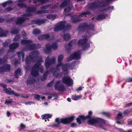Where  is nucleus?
Listing matches in <instances>:
<instances>
[{"instance_id": "obj_44", "label": "nucleus", "mask_w": 132, "mask_h": 132, "mask_svg": "<svg viewBox=\"0 0 132 132\" xmlns=\"http://www.w3.org/2000/svg\"><path fill=\"white\" fill-rule=\"evenodd\" d=\"M13 101L12 100L10 99L9 100H6L5 101V104L6 105H8L13 103Z\"/></svg>"}, {"instance_id": "obj_10", "label": "nucleus", "mask_w": 132, "mask_h": 132, "mask_svg": "<svg viewBox=\"0 0 132 132\" xmlns=\"http://www.w3.org/2000/svg\"><path fill=\"white\" fill-rule=\"evenodd\" d=\"M87 39L85 38L79 40L78 42L79 45L82 46L83 50H85L87 48L90 47L89 44L87 43Z\"/></svg>"}, {"instance_id": "obj_21", "label": "nucleus", "mask_w": 132, "mask_h": 132, "mask_svg": "<svg viewBox=\"0 0 132 132\" xmlns=\"http://www.w3.org/2000/svg\"><path fill=\"white\" fill-rule=\"evenodd\" d=\"M108 16V14L102 13L98 15L95 19L98 20H103L105 19Z\"/></svg>"}, {"instance_id": "obj_14", "label": "nucleus", "mask_w": 132, "mask_h": 132, "mask_svg": "<svg viewBox=\"0 0 132 132\" xmlns=\"http://www.w3.org/2000/svg\"><path fill=\"white\" fill-rule=\"evenodd\" d=\"M11 69V66L9 64H6L0 67V73L9 71Z\"/></svg>"}, {"instance_id": "obj_27", "label": "nucleus", "mask_w": 132, "mask_h": 132, "mask_svg": "<svg viewBox=\"0 0 132 132\" xmlns=\"http://www.w3.org/2000/svg\"><path fill=\"white\" fill-rule=\"evenodd\" d=\"M61 36L64 38V39L65 41L69 40L71 38V36L68 34H64L63 35H61Z\"/></svg>"}, {"instance_id": "obj_7", "label": "nucleus", "mask_w": 132, "mask_h": 132, "mask_svg": "<svg viewBox=\"0 0 132 132\" xmlns=\"http://www.w3.org/2000/svg\"><path fill=\"white\" fill-rule=\"evenodd\" d=\"M62 80L63 83L66 84L68 86H71L73 85V81L69 76L63 77L62 78Z\"/></svg>"}, {"instance_id": "obj_32", "label": "nucleus", "mask_w": 132, "mask_h": 132, "mask_svg": "<svg viewBox=\"0 0 132 132\" xmlns=\"http://www.w3.org/2000/svg\"><path fill=\"white\" fill-rule=\"evenodd\" d=\"M116 0H106L105 1H102L101 2L103 3L104 4V8L105 7H106L107 5H108L110 3V2H113Z\"/></svg>"}, {"instance_id": "obj_15", "label": "nucleus", "mask_w": 132, "mask_h": 132, "mask_svg": "<svg viewBox=\"0 0 132 132\" xmlns=\"http://www.w3.org/2000/svg\"><path fill=\"white\" fill-rule=\"evenodd\" d=\"M71 64L69 63H66L62 65V71L64 72H67L66 74L68 73V70L71 66V64Z\"/></svg>"}, {"instance_id": "obj_38", "label": "nucleus", "mask_w": 132, "mask_h": 132, "mask_svg": "<svg viewBox=\"0 0 132 132\" xmlns=\"http://www.w3.org/2000/svg\"><path fill=\"white\" fill-rule=\"evenodd\" d=\"M40 33V30L38 29H34L33 31V34L35 35H37Z\"/></svg>"}, {"instance_id": "obj_6", "label": "nucleus", "mask_w": 132, "mask_h": 132, "mask_svg": "<svg viewBox=\"0 0 132 132\" xmlns=\"http://www.w3.org/2000/svg\"><path fill=\"white\" fill-rule=\"evenodd\" d=\"M50 71L52 72L53 75L55 76V77L56 78H58V64H56V68H51L49 71L46 70L43 75L47 78Z\"/></svg>"}, {"instance_id": "obj_1", "label": "nucleus", "mask_w": 132, "mask_h": 132, "mask_svg": "<svg viewBox=\"0 0 132 132\" xmlns=\"http://www.w3.org/2000/svg\"><path fill=\"white\" fill-rule=\"evenodd\" d=\"M93 113L92 111H89L87 115L85 116L83 115H80L76 118V122L79 125L81 124L82 122H84L86 119H89L87 122L89 125H93L95 124L99 123L101 124H105V120L100 118H92Z\"/></svg>"}, {"instance_id": "obj_2", "label": "nucleus", "mask_w": 132, "mask_h": 132, "mask_svg": "<svg viewBox=\"0 0 132 132\" xmlns=\"http://www.w3.org/2000/svg\"><path fill=\"white\" fill-rule=\"evenodd\" d=\"M94 25L92 23L88 24L87 22H84L79 24L77 29L78 31L82 32L92 30H94Z\"/></svg>"}, {"instance_id": "obj_34", "label": "nucleus", "mask_w": 132, "mask_h": 132, "mask_svg": "<svg viewBox=\"0 0 132 132\" xmlns=\"http://www.w3.org/2000/svg\"><path fill=\"white\" fill-rule=\"evenodd\" d=\"M36 10L34 7H29L26 9V12H31L35 11Z\"/></svg>"}, {"instance_id": "obj_33", "label": "nucleus", "mask_w": 132, "mask_h": 132, "mask_svg": "<svg viewBox=\"0 0 132 132\" xmlns=\"http://www.w3.org/2000/svg\"><path fill=\"white\" fill-rule=\"evenodd\" d=\"M8 56L7 55L4 56L2 58H0V65L6 62Z\"/></svg>"}, {"instance_id": "obj_49", "label": "nucleus", "mask_w": 132, "mask_h": 132, "mask_svg": "<svg viewBox=\"0 0 132 132\" xmlns=\"http://www.w3.org/2000/svg\"><path fill=\"white\" fill-rule=\"evenodd\" d=\"M23 32H22V35L23 38L24 39H27V34L24 31H23Z\"/></svg>"}, {"instance_id": "obj_11", "label": "nucleus", "mask_w": 132, "mask_h": 132, "mask_svg": "<svg viewBox=\"0 0 132 132\" xmlns=\"http://www.w3.org/2000/svg\"><path fill=\"white\" fill-rule=\"evenodd\" d=\"M0 85L2 87L5 88L4 90L6 94L10 95H13L16 97H18L20 96V94L15 93L13 90L11 91L9 90L8 89L6 88L7 86L6 85L2 83L0 84Z\"/></svg>"}, {"instance_id": "obj_48", "label": "nucleus", "mask_w": 132, "mask_h": 132, "mask_svg": "<svg viewBox=\"0 0 132 132\" xmlns=\"http://www.w3.org/2000/svg\"><path fill=\"white\" fill-rule=\"evenodd\" d=\"M13 10V9L11 7H8L6 8L4 10V12H9Z\"/></svg>"}, {"instance_id": "obj_19", "label": "nucleus", "mask_w": 132, "mask_h": 132, "mask_svg": "<svg viewBox=\"0 0 132 132\" xmlns=\"http://www.w3.org/2000/svg\"><path fill=\"white\" fill-rule=\"evenodd\" d=\"M36 82V80L34 77L29 76L26 82V84L27 85H33L35 84Z\"/></svg>"}, {"instance_id": "obj_18", "label": "nucleus", "mask_w": 132, "mask_h": 132, "mask_svg": "<svg viewBox=\"0 0 132 132\" xmlns=\"http://www.w3.org/2000/svg\"><path fill=\"white\" fill-rule=\"evenodd\" d=\"M19 45V44L18 43H14L11 44L9 46L10 50H9L7 52V53H9L11 52L12 50H14L17 48Z\"/></svg>"}, {"instance_id": "obj_35", "label": "nucleus", "mask_w": 132, "mask_h": 132, "mask_svg": "<svg viewBox=\"0 0 132 132\" xmlns=\"http://www.w3.org/2000/svg\"><path fill=\"white\" fill-rule=\"evenodd\" d=\"M76 40L74 39L70 41L68 43V46L71 47L73 46L76 43Z\"/></svg>"}, {"instance_id": "obj_20", "label": "nucleus", "mask_w": 132, "mask_h": 132, "mask_svg": "<svg viewBox=\"0 0 132 132\" xmlns=\"http://www.w3.org/2000/svg\"><path fill=\"white\" fill-rule=\"evenodd\" d=\"M50 37L48 34H43L42 35L38 37V39L40 40L47 39H49Z\"/></svg>"}, {"instance_id": "obj_63", "label": "nucleus", "mask_w": 132, "mask_h": 132, "mask_svg": "<svg viewBox=\"0 0 132 132\" xmlns=\"http://www.w3.org/2000/svg\"><path fill=\"white\" fill-rule=\"evenodd\" d=\"M46 77L44 76H43L40 77V79L42 81H44L46 80Z\"/></svg>"}, {"instance_id": "obj_41", "label": "nucleus", "mask_w": 132, "mask_h": 132, "mask_svg": "<svg viewBox=\"0 0 132 132\" xmlns=\"http://www.w3.org/2000/svg\"><path fill=\"white\" fill-rule=\"evenodd\" d=\"M81 97V95H76L73 97L72 99L74 100H77L79 99H80Z\"/></svg>"}, {"instance_id": "obj_25", "label": "nucleus", "mask_w": 132, "mask_h": 132, "mask_svg": "<svg viewBox=\"0 0 132 132\" xmlns=\"http://www.w3.org/2000/svg\"><path fill=\"white\" fill-rule=\"evenodd\" d=\"M52 48L50 43H48L46 44V49L44 50L45 52L46 53H49L51 52Z\"/></svg>"}, {"instance_id": "obj_43", "label": "nucleus", "mask_w": 132, "mask_h": 132, "mask_svg": "<svg viewBox=\"0 0 132 132\" xmlns=\"http://www.w3.org/2000/svg\"><path fill=\"white\" fill-rule=\"evenodd\" d=\"M17 5L19 7L23 8L27 7V5L23 3H19L17 4Z\"/></svg>"}, {"instance_id": "obj_31", "label": "nucleus", "mask_w": 132, "mask_h": 132, "mask_svg": "<svg viewBox=\"0 0 132 132\" xmlns=\"http://www.w3.org/2000/svg\"><path fill=\"white\" fill-rule=\"evenodd\" d=\"M35 45V44H29L28 45H27V46L29 50H32L36 49Z\"/></svg>"}, {"instance_id": "obj_54", "label": "nucleus", "mask_w": 132, "mask_h": 132, "mask_svg": "<svg viewBox=\"0 0 132 132\" xmlns=\"http://www.w3.org/2000/svg\"><path fill=\"white\" fill-rule=\"evenodd\" d=\"M102 114L105 115L108 117H110V114L109 113L104 112H102Z\"/></svg>"}, {"instance_id": "obj_29", "label": "nucleus", "mask_w": 132, "mask_h": 132, "mask_svg": "<svg viewBox=\"0 0 132 132\" xmlns=\"http://www.w3.org/2000/svg\"><path fill=\"white\" fill-rule=\"evenodd\" d=\"M32 41L30 40H26L22 39L21 41V44L23 45L29 44L32 43Z\"/></svg>"}, {"instance_id": "obj_42", "label": "nucleus", "mask_w": 132, "mask_h": 132, "mask_svg": "<svg viewBox=\"0 0 132 132\" xmlns=\"http://www.w3.org/2000/svg\"><path fill=\"white\" fill-rule=\"evenodd\" d=\"M52 49L54 50H55L57 48V46L56 42H54V43L51 45Z\"/></svg>"}, {"instance_id": "obj_56", "label": "nucleus", "mask_w": 132, "mask_h": 132, "mask_svg": "<svg viewBox=\"0 0 132 132\" xmlns=\"http://www.w3.org/2000/svg\"><path fill=\"white\" fill-rule=\"evenodd\" d=\"M122 115L121 113H118L117 114V118L119 120L121 119L122 118Z\"/></svg>"}, {"instance_id": "obj_8", "label": "nucleus", "mask_w": 132, "mask_h": 132, "mask_svg": "<svg viewBox=\"0 0 132 132\" xmlns=\"http://www.w3.org/2000/svg\"><path fill=\"white\" fill-rule=\"evenodd\" d=\"M56 61V59L55 57H53L51 59L49 58L48 56L46 58L45 61V66L46 69L49 68L50 66L55 63Z\"/></svg>"}, {"instance_id": "obj_55", "label": "nucleus", "mask_w": 132, "mask_h": 132, "mask_svg": "<svg viewBox=\"0 0 132 132\" xmlns=\"http://www.w3.org/2000/svg\"><path fill=\"white\" fill-rule=\"evenodd\" d=\"M119 130L121 131V132H132V130L131 129L128 130L127 131H125L123 129L121 128H119Z\"/></svg>"}, {"instance_id": "obj_36", "label": "nucleus", "mask_w": 132, "mask_h": 132, "mask_svg": "<svg viewBox=\"0 0 132 132\" xmlns=\"http://www.w3.org/2000/svg\"><path fill=\"white\" fill-rule=\"evenodd\" d=\"M38 65V70L39 72V71L41 73H43V72L44 68L42 66L40 65V64L39 63H37Z\"/></svg>"}, {"instance_id": "obj_12", "label": "nucleus", "mask_w": 132, "mask_h": 132, "mask_svg": "<svg viewBox=\"0 0 132 132\" xmlns=\"http://www.w3.org/2000/svg\"><path fill=\"white\" fill-rule=\"evenodd\" d=\"M37 64L38 63H35L33 66L31 73V75L34 77H37L39 75V72L38 70V65Z\"/></svg>"}, {"instance_id": "obj_26", "label": "nucleus", "mask_w": 132, "mask_h": 132, "mask_svg": "<svg viewBox=\"0 0 132 132\" xmlns=\"http://www.w3.org/2000/svg\"><path fill=\"white\" fill-rule=\"evenodd\" d=\"M8 31L6 30L4 31L1 28H0V37H6L8 34Z\"/></svg>"}, {"instance_id": "obj_64", "label": "nucleus", "mask_w": 132, "mask_h": 132, "mask_svg": "<svg viewBox=\"0 0 132 132\" xmlns=\"http://www.w3.org/2000/svg\"><path fill=\"white\" fill-rule=\"evenodd\" d=\"M14 60V65H17V64L18 63L19 61L18 59H15Z\"/></svg>"}, {"instance_id": "obj_60", "label": "nucleus", "mask_w": 132, "mask_h": 132, "mask_svg": "<svg viewBox=\"0 0 132 132\" xmlns=\"http://www.w3.org/2000/svg\"><path fill=\"white\" fill-rule=\"evenodd\" d=\"M4 52V49L3 48L0 49V56L2 55Z\"/></svg>"}, {"instance_id": "obj_61", "label": "nucleus", "mask_w": 132, "mask_h": 132, "mask_svg": "<svg viewBox=\"0 0 132 132\" xmlns=\"http://www.w3.org/2000/svg\"><path fill=\"white\" fill-rule=\"evenodd\" d=\"M12 81L13 80H12L11 79H6L5 80V82H6L7 83H11Z\"/></svg>"}, {"instance_id": "obj_23", "label": "nucleus", "mask_w": 132, "mask_h": 132, "mask_svg": "<svg viewBox=\"0 0 132 132\" xmlns=\"http://www.w3.org/2000/svg\"><path fill=\"white\" fill-rule=\"evenodd\" d=\"M81 20L78 15H73L71 17V21L72 22L76 23L79 21Z\"/></svg>"}, {"instance_id": "obj_5", "label": "nucleus", "mask_w": 132, "mask_h": 132, "mask_svg": "<svg viewBox=\"0 0 132 132\" xmlns=\"http://www.w3.org/2000/svg\"><path fill=\"white\" fill-rule=\"evenodd\" d=\"M64 24V21H61L58 22V31L62 30L63 32H65L71 29V25L68 24L65 26Z\"/></svg>"}, {"instance_id": "obj_37", "label": "nucleus", "mask_w": 132, "mask_h": 132, "mask_svg": "<svg viewBox=\"0 0 132 132\" xmlns=\"http://www.w3.org/2000/svg\"><path fill=\"white\" fill-rule=\"evenodd\" d=\"M65 87L64 85H61L60 86L58 85V91L63 92L65 90Z\"/></svg>"}, {"instance_id": "obj_16", "label": "nucleus", "mask_w": 132, "mask_h": 132, "mask_svg": "<svg viewBox=\"0 0 132 132\" xmlns=\"http://www.w3.org/2000/svg\"><path fill=\"white\" fill-rule=\"evenodd\" d=\"M81 52L78 50L77 52H75L71 54V56L73 59L79 60L81 58Z\"/></svg>"}, {"instance_id": "obj_40", "label": "nucleus", "mask_w": 132, "mask_h": 132, "mask_svg": "<svg viewBox=\"0 0 132 132\" xmlns=\"http://www.w3.org/2000/svg\"><path fill=\"white\" fill-rule=\"evenodd\" d=\"M90 13V12L89 11L85 12H82L81 13H80L79 15H78L79 16V18L80 16L83 17L85 15H87L89 14Z\"/></svg>"}, {"instance_id": "obj_47", "label": "nucleus", "mask_w": 132, "mask_h": 132, "mask_svg": "<svg viewBox=\"0 0 132 132\" xmlns=\"http://www.w3.org/2000/svg\"><path fill=\"white\" fill-rule=\"evenodd\" d=\"M15 73L19 74L20 76H21L22 75V73L21 72V70L20 69L16 70L15 71Z\"/></svg>"}, {"instance_id": "obj_50", "label": "nucleus", "mask_w": 132, "mask_h": 132, "mask_svg": "<svg viewBox=\"0 0 132 132\" xmlns=\"http://www.w3.org/2000/svg\"><path fill=\"white\" fill-rule=\"evenodd\" d=\"M49 11L47 10L40 11H38V13L39 14L47 13Z\"/></svg>"}, {"instance_id": "obj_62", "label": "nucleus", "mask_w": 132, "mask_h": 132, "mask_svg": "<svg viewBox=\"0 0 132 132\" xmlns=\"http://www.w3.org/2000/svg\"><path fill=\"white\" fill-rule=\"evenodd\" d=\"M108 8V11H111L113 10L114 9V7L113 6H109L107 7Z\"/></svg>"}, {"instance_id": "obj_59", "label": "nucleus", "mask_w": 132, "mask_h": 132, "mask_svg": "<svg viewBox=\"0 0 132 132\" xmlns=\"http://www.w3.org/2000/svg\"><path fill=\"white\" fill-rule=\"evenodd\" d=\"M36 49L40 48L41 46V45L39 44H35Z\"/></svg>"}, {"instance_id": "obj_53", "label": "nucleus", "mask_w": 132, "mask_h": 132, "mask_svg": "<svg viewBox=\"0 0 132 132\" xmlns=\"http://www.w3.org/2000/svg\"><path fill=\"white\" fill-rule=\"evenodd\" d=\"M34 98L35 99L39 100L40 98V95L37 94H35Z\"/></svg>"}, {"instance_id": "obj_52", "label": "nucleus", "mask_w": 132, "mask_h": 132, "mask_svg": "<svg viewBox=\"0 0 132 132\" xmlns=\"http://www.w3.org/2000/svg\"><path fill=\"white\" fill-rule=\"evenodd\" d=\"M54 83V80H52V81L49 83L47 85V86L48 87H51L52 86Z\"/></svg>"}, {"instance_id": "obj_13", "label": "nucleus", "mask_w": 132, "mask_h": 132, "mask_svg": "<svg viewBox=\"0 0 132 132\" xmlns=\"http://www.w3.org/2000/svg\"><path fill=\"white\" fill-rule=\"evenodd\" d=\"M47 20L46 19H37L32 20L31 23L33 24H35L39 26H40L42 24L45 23Z\"/></svg>"}, {"instance_id": "obj_22", "label": "nucleus", "mask_w": 132, "mask_h": 132, "mask_svg": "<svg viewBox=\"0 0 132 132\" xmlns=\"http://www.w3.org/2000/svg\"><path fill=\"white\" fill-rule=\"evenodd\" d=\"M28 19L25 17H20L18 18L16 22V23L17 24H21L26 20H28Z\"/></svg>"}, {"instance_id": "obj_46", "label": "nucleus", "mask_w": 132, "mask_h": 132, "mask_svg": "<svg viewBox=\"0 0 132 132\" xmlns=\"http://www.w3.org/2000/svg\"><path fill=\"white\" fill-rule=\"evenodd\" d=\"M31 59L30 57H28V56H27L26 57V60H25V62L26 64H29L30 62V60Z\"/></svg>"}, {"instance_id": "obj_39", "label": "nucleus", "mask_w": 132, "mask_h": 132, "mask_svg": "<svg viewBox=\"0 0 132 132\" xmlns=\"http://www.w3.org/2000/svg\"><path fill=\"white\" fill-rule=\"evenodd\" d=\"M21 38V35H16L13 39V41L16 42L19 40Z\"/></svg>"}, {"instance_id": "obj_9", "label": "nucleus", "mask_w": 132, "mask_h": 132, "mask_svg": "<svg viewBox=\"0 0 132 132\" xmlns=\"http://www.w3.org/2000/svg\"><path fill=\"white\" fill-rule=\"evenodd\" d=\"M75 118L74 116H71L69 117L62 118L60 120V122L58 120V125L60 122L65 124H69L74 120Z\"/></svg>"}, {"instance_id": "obj_58", "label": "nucleus", "mask_w": 132, "mask_h": 132, "mask_svg": "<svg viewBox=\"0 0 132 132\" xmlns=\"http://www.w3.org/2000/svg\"><path fill=\"white\" fill-rule=\"evenodd\" d=\"M71 54L67 58V61L68 62L69 61L72 60L73 59L72 57V56H71Z\"/></svg>"}, {"instance_id": "obj_3", "label": "nucleus", "mask_w": 132, "mask_h": 132, "mask_svg": "<svg viewBox=\"0 0 132 132\" xmlns=\"http://www.w3.org/2000/svg\"><path fill=\"white\" fill-rule=\"evenodd\" d=\"M101 1H97L90 3L88 6V8L92 10L104 8V4Z\"/></svg>"}, {"instance_id": "obj_24", "label": "nucleus", "mask_w": 132, "mask_h": 132, "mask_svg": "<svg viewBox=\"0 0 132 132\" xmlns=\"http://www.w3.org/2000/svg\"><path fill=\"white\" fill-rule=\"evenodd\" d=\"M52 116V114H46L42 115L41 116V118L42 119L45 120V121H46V119H47V120L49 121V119L51 118Z\"/></svg>"}, {"instance_id": "obj_28", "label": "nucleus", "mask_w": 132, "mask_h": 132, "mask_svg": "<svg viewBox=\"0 0 132 132\" xmlns=\"http://www.w3.org/2000/svg\"><path fill=\"white\" fill-rule=\"evenodd\" d=\"M33 61L34 62H37L36 63H39L40 64V65H41V62H43L44 60L42 59V57L41 56H39L38 57H37L36 59H35Z\"/></svg>"}, {"instance_id": "obj_17", "label": "nucleus", "mask_w": 132, "mask_h": 132, "mask_svg": "<svg viewBox=\"0 0 132 132\" xmlns=\"http://www.w3.org/2000/svg\"><path fill=\"white\" fill-rule=\"evenodd\" d=\"M39 54L38 51H34L31 53L29 54V57L31 60L33 61L35 59H36Z\"/></svg>"}, {"instance_id": "obj_30", "label": "nucleus", "mask_w": 132, "mask_h": 132, "mask_svg": "<svg viewBox=\"0 0 132 132\" xmlns=\"http://www.w3.org/2000/svg\"><path fill=\"white\" fill-rule=\"evenodd\" d=\"M18 56L20 60H21V58L22 59L23 61L24 60V54L23 51L18 52H17Z\"/></svg>"}, {"instance_id": "obj_51", "label": "nucleus", "mask_w": 132, "mask_h": 132, "mask_svg": "<svg viewBox=\"0 0 132 132\" xmlns=\"http://www.w3.org/2000/svg\"><path fill=\"white\" fill-rule=\"evenodd\" d=\"M64 58V56L63 55H61L58 56V59L59 61H62Z\"/></svg>"}, {"instance_id": "obj_45", "label": "nucleus", "mask_w": 132, "mask_h": 132, "mask_svg": "<svg viewBox=\"0 0 132 132\" xmlns=\"http://www.w3.org/2000/svg\"><path fill=\"white\" fill-rule=\"evenodd\" d=\"M19 31L17 29H14L12 30L11 31V33L13 34H17Z\"/></svg>"}, {"instance_id": "obj_57", "label": "nucleus", "mask_w": 132, "mask_h": 132, "mask_svg": "<svg viewBox=\"0 0 132 132\" xmlns=\"http://www.w3.org/2000/svg\"><path fill=\"white\" fill-rule=\"evenodd\" d=\"M70 127L72 128H73L77 126V124L75 123H71L70 125Z\"/></svg>"}, {"instance_id": "obj_4", "label": "nucleus", "mask_w": 132, "mask_h": 132, "mask_svg": "<svg viewBox=\"0 0 132 132\" xmlns=\"http://www.w3.org/2000/svg\"><path fill=\"white\" fill-rule=\"evenodd\" d=\"M70 1L69 0H65L63 2L61 5V8L65 7L64 11L66 13L70 12L72 6L70 4Z\"/></svg>"}]
</instances>
